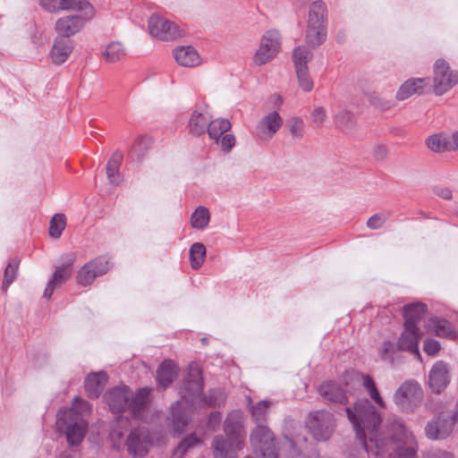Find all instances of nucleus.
Returning <instances> with one entry per match:
<instances>
[{
	"label": "nucleus",
	"instance_id": "nucleus-52",
	"mask_svg": "<svg viewBox=\"0 0 458 458\" xmlns=\"http://www.w3.org/2000/svg\"><path fill=\"white\" fill-rule=\"evenodd\" d=\"M75 4L76 10H86L88 17H93L95 14L93 6L87 0H72Z\"/></svg>",
	"mask_w": 458,
	"mask_h": 458
},
{
	"label": "nucleus",
	"instance_id": "nucleus-12",
	"mask_svg": "<svg viewBox=\"0 0 458 458\" xmlns=\"http://www.w3.org/2000/svg\"><path fill=\"white\" fill-rule=\"evenodd\" d=\"M148 30L152 38L160 40H174L183 35L178 25L157 14L149 17Z\"/></svg>",
	"mask_w": 458,
	"mask_h": 458
},
{
	"label": "nucleus",
	"instance_id": "nucleus-32",
	"mask_svg": "<svg viewBox=\"0 0 458 458\" xmlns=\"http://www.w3.org/2000/svg\"><path fill=\"white\" fill-rule=\"evenodd\" d=\"M210 214L208 209L203 206H199L191 216V225L194 229L203 230L208 226Z\"/></svg>",
	"mask_w": 458,
	"mask_h": 458
},
{
	"label": "nucleus",
	"instance_id": "nucleus-45",
	"mask_svg": "<svg viewBox=\"0 0 458 458\" xmlns=\"http://www.w3.org/2000/svg\"><path fill=\"white\" fill-rule=\"evenodd\" d=\"M295 72L300 88L306 92H310L313 89L314 84L310 76L309 68H295Z\"/></svg>",
	"mask_w": 458,
	"mask_h": 458
},
{
	"label": "nucleus",
	"instance_id": "nucleus-43",
	"mask_svg": "<svg viewBox=\"0 0 458 458\" xmlns=\"http://www.w3.org/2000/svg\"><path fill=\"white\" fill-rule=\"evenodd\" d=\"M200 443V439L198 438L195 434H191L181 441L177 448L174 450V455L177 458H182L190 448L199 445Z\"/></svg>",
	"mask_w": 458,
	"mask_h": 458
},
{
	"label": "nucleus",
	"instance_id": "nucleus-7",
	"mask_svg": "<svg viewBox=\"0 0 458 458\" xmlns=\"http://www.w3.org/2000/svg\"><path fill=\"white\" fill-rule=\"evenodd\" d=\"M227 439L216 437L212 445L215 458H237L236 451L243 446L240 412L231 413L225 422Z\"/></svg>",
	"mask_w": 458,
	"mask_h": 458
},
{
	"label": "nucleus",
	"instance_id": "nucleus-60",
	"mask_svg": "<svg viewBox=\"0 0 458 458\" xmlns=\"http://www.w3.org/2000/svg\"><path fill=\"white\" fill-rule=\"evenodd\" d=\"M370 101L377 107L383 108V109L389 107V105L380 104L379 102H377V98H372V99H370Z\"/></svg>",
	"mask_w": 458,
	"mask_h": 458
},
{
	"label": "nucleus",
	"instance_id": "nucleus-39",
	"mask_svg": "<svg viewBox=\"0 0 458 458\" xmlns=\"http://www.w3.org/2000/svg\"><path fill=\"white\" fill-rule=\"evenodd\" d=\"M427 146L435 152H443L449 149V136L444 134H436L427 140Z\"/></svg>",
	"mask_w": 458,
	"mask_h": 458
},
{
	"label": "nucleus",
	"instance_id": "nucleus-8",
	"mask_svg": "<svg viewBox=\"0 0 458 458\" xmlns=\"http://www.w3.org/2000/svg\"><path fill=\"white\" fill-rule=\"evenodd\" d=\"M327 7L322 0L313 1L309 6L306 43L318 47L327 39Z\"/></svg>",
	"mask_w": 458,
	"mask_h": 458
},
{
	"label": "nucleus",
	"instance_id": "nucleus-49",
	"mask_svg": "<svg viewBox=\"0 0 458 458\" xmlns=\"http://www.w3.org/2000/svg\"><path fill=\"white\" fill-rule=\"evenodd\" d=\"M335 123L337 126L344 129H352L353 125V116L348 111H342L335 115Z\"/></svg>",
	"mask_w": 458,
	"mask_h": 458
},
{
	"label": "nucleus",
	"instance_id": "nucleus-20",
	"mask_svg": "<svg viewBox=\"0 0 458 458\" xmlns=\"http://www.w3.org/2000/svg\"><path fill=\"white\" fill-rule=\"evenodd\" d=\"M420 334L418 327H404L403 332L398 339V350L407 351L420 358L419 351V339Z\"/></svg>",
	"mask_w": 458,
	"mask_h": 458
},
{
	"label": "nucleus",
	"instance_id": "nucleus-38",
	"mask_svg": "<svg viewBox=\"0 0 458 458\" xmlns=\"http://www.w3.org/2000/svg\"><path fill=\"white\" fill-rule=\"evenodd\" d=\"M287 127L292 139L294 141H300L304 137L305 123L298 116L290 118L287 121Z\"/></svg>",
	"mask_w": 458,
	"mask_h": 458
},
{
	"label": "nucleus",
	"instance_id": "nucleus-2",
	"mask_svg": "<svg viewBox=\"0 0 458 458\" xmlns=\"http://www.w3.org/2000/svg\"><path fill=\"white\" fill-rule=\"evenodd\" d=\"M306 443V437H296L295 439L287 436L281 448L277 446L274 433L265 424H259L250 434V444L256 454L263 458H297L301 455L300 447L296 445Z\"/></svg>",
	"mask_w": 458,
	"mask_h": 458
},
{
	"label": "nucleus",
	"instance_id": "nucleus-41",
	"mask_svg": "<svg viewBox=\"0 0 458 458\" xmlns=\"http://www.w3.org/2000/svg\"><path fill=\"white\" fill-rule=\"evenodd\" d=\"M273 406V403L269 401H260L250 407V412L257 425L263 424L266 420L267 411Z\"/></svg>",
	"mask_w": 458,
	"mask_h": 458
},
{
	"label": "nucleus",
	"instance_id": "nucleus-16",
	"mask_svg": "<svg viewBox=\"0 0 458 458\" xmlns=\"http://www.w3.org/2000/svg\"><path fill=\"white\" fill-rule=\"evenodd\" d=\"M451 380L450 369L443 360L437 361L428 373V385L435 394H441L445 390Z\"/></svg>",
	"mask_w": 458,
	"mask_h": 458
},
{
	"label": "nucleus",
	"instance_id": "nucleus-58",
	"mask_svg": "<svg viewBox=\"0 0 458 458\" xmlns=\"http://www.w3.org/2000/svg\"><path fill=\"white\" fill-rule=\"evenodd\" d=\"M449 149H457L458 150V131L454 132L451 136H449Z\"/></svg>",
	"mask_w": 458,
	"mask_h": 458
},
{
	"label": "nucleus",
	"instance_id": "nucleus-37",
	"mask_svg": "<svg viewBox=\"0 0 458 458\" xmlns=\"http://www.w3.org/2000/svg\"><path fill=\"white\" fill-rule=\"evenodd\" d=\"M362 386L366 389L368 394L380 408H385L386 403L379 394L377 386L369 375H362Z\"/></svg>",
	"mask_w": 458,
	"mask_h": 458
},
{
	"label": "nucleus",
	"instance_id": "nucleus-1",
	"mask_svg": "<svg viewBox=\"0 0 458 458\" xmlns=\"http://www.w3.org/2000/svg\"><path fill=\"white\" fill-rule=\"evenodd\" d=\"M345 411L369 455L379 458L388 454V458H415L416 437L401 419L394 417L387 421L388 439L379 431L381 416L368 399L359 400L353 408L347 407Z\"/></svg>",
	"mask_w": 458,
	"mask_h": 458
},
{
	"label": "nucleus",
	"instance_id": "nucleus-18",
	"mask_svg": "<svg viewBox=\"0 0 458 458\" xmlns=\"http://www.w3.org/2000/svg\"><path fill=\"white\" fill-rule=\"evenodd\" d=\"M454 425L451 417L438 416L427 423L425 434L432 440L445 439L452 434Z\"/></svg>",
	"mask_w": 458,
	"mask_h": 458
},
{
	"label": "nucleus",
	"instance_id": "nucleus-42",
	"mask_svg": "<svg viewBox=\"0 0 458 458\" xmlns=\"http://www.w3.org/2000/svg\"><path fill=\"white\" fill-rule=\"evenodd\" d=\"M66 221L63 214H55L50 220L49 235L53 238H59L65 228Z\"/></svg>",
	"mask_w": 458,
	"mask_h": 458
},
{
	"label": "nucleus",
	"instance_id": "nucleus-26",
	"mask_svg": "<svg viewBox=\"0 0 458 458\" xmlns=\"http://www.w3.org/2000/svg\"><path fill=\"white\" fill-rule=\"evenodd\" d=\"M318 392L327 401L337 403H345L347 402L344 391L336 383L325 382L319 386Z\"/></svg>",
	"mask_w": 458,
	"mask_h": 458
},
{
	"label": "nucleus",
	"instance_id": "nucleus-33",
	"mask_svg": "<svg viewBox=\"0 0 458 458\" xmlns=\"http://www.w3.org/2000/svg\"><path fill=\"white\" fill-rule=\"evenodd\" d=\"M207 250L203 243L195 242L190 248L191 267L194 270H198L204 263Z\"/></svg>",
	"mask_w": 458,
	"mask_h": 458
},
{
	"label": "nucleus",
	"instance_id": "nucleus-3",
	"mask_svg": "<svg viewBox=\"0 0 458 458\" xmlns=\"http://www.w3.org/2000/svg\"><path fill=\"white\" fill-rule=\"evenodd\" d=\"M110 438L113 445L120 448L124 445L133 457H144L151 445V438L147 428H132L127 416L120 415L114 421Z\"/></svg>",
	"mask_w": 458,
	"mask_h": 458
},
{
	"label": "nucleus",
	"instance_id": "nucleus-10",
	"mask_svg": "<svg viewBox=\"0 0 458 458\" xmlns=\"http://www.w3.org/2000/svg\"><path fill=\"white\" fill-rule=\"evenodd\" d=\"M307 427L317 440H327L331 437L335 428L334 415L327 411L310 412Z\"/></svg>",
	"mask_w": 458,
	"mask_h": 458
},
{
	"label": "nucleus",
	"instance_id": "nucleus-50",
	"mask_svg": "<svg viewBox=\"0 0 458 458\" xmlns=\"http://www.w3.org/2000/svg\"><path fill=\"white\" fill-rule=\"evenodd\" d=\"M327 112L323 106H316L310 114V122L319 127L327 120Z\"/></svg>",
	"mask_w": 458,
	"mask_h": 458
},
{
	"label": "nucleus",
	"instance_id": "nucleus-44",
	"mask_svg": "<svg viewBox=\"0 0 458 458\" xmlns=\"http://www.w3.org/2000/svg\"><path fill=\"white\" fill-rule=\"evenodd\" d=\"M72 262L71 261L65 265L58 267L54 273L50 282H52V284H55L57 287L62 285L72 275Z\"/></svg>",
	"mask_w": 458,
	"mask_h": 458
},
{
	"label": "nucleus",
	"instance_id": "nucleus-30",
	"mask_svg": "<svg viewBox=\"0 0 458 458\" xmlns=\"http://www.w3.org/2000/svg\"><path fill=\"white\" fill-rule=\"evenodd\" d=\"M231 129V123L227 119L217 118L208 121L206 131L210 139L219 141L221 136Z\"/></svg>",
	"mask_w": 458,
	"mask_h": 458
},
{
	"label": "nucleus",
	"instance_id": "nucleus-61",
	"mask_svg": "<svg viewBox=\"0 0 458 458\" xmlns=\"http://www.w3.org/2000/svg\"><path fill=\"white\" fill-rule=\"evenodd\" d=\"M451 419L454 420V423L456 421H458V399H457V403H456V410L454 412V414L451 416Z\"/></svg>",
	"mask_w": 458,
	"mask_h": 458
},
{
	"label": "nucleus",
	"instance_id": "nucleus-6",
	"mask_svg": "<svg viewBox=\"0 0 458 458\" xmlns=\"http://www.w3.org/2000/svg\"><path fill=\"white\" fill-rule=\"evenodd\" d=\"M203 390L202 370L199 364L192 363L189 366L188 376L183 389L181 391L182 399L172 405V420L174 430L182 432L187 425L186 411L182 412L184 405L194 397H199Z\"/></svg>",
	"mask_w": 458,
	"mask_h": 458
},
{
	"label": "nucleus",
	"instance_id": "nucleus-48",
	"mask_svg": "<svg viewBox=\"0 0 458 458\" xmlns=\"http://www.w3.org/2000/svg\"><path fill=\"white\" fill-rule=\"evenodd\" d=\"M389 214L387 213H377L373 215L367 221V226L371 230H377L383 227L385 223L388 220Z\"/></svg>",
	"mask_w": 458,
	"mask_h": 458
},
{
	"label": "nucleus",
	"instance_id": "nucleus-22",
	"mask_svg": "<svg viewBox=\"0 0 458 458\" xmlns=\"http://www.w3.org/2000/svg\"><path fill=\"white\" fill-rule=\"evenodd\" d=\"M72 49L73 42L72 39L57 37L51 50L52 61L57 64L64 63L72 52Z\"/></svg>",
	"mask_w": 458,
	"mask_h": 458
},
{
	"label": "nucleus",
	"instance_id": "nucleus-25",
	"mask_svg": "<svg viewBox=\"0 0 458 458\" xmlns=\"http://www.w3.org/2000/svg\"><path fill=\"white\" fill-rule=\"evenodd\" d=\"M426 309V305L421 302L403 306L404 327H418L417 325L421 320Z\"/></svg>",
	"mask_w": 458,
	"mask_h": 458
},
{
	"label": "nucleus",
	"instance_id": "nucleus-47",
	"mask_svg": "<svg viewBox=\"0 0 458 458\" xmlns=\"http://www.w3.org/2000/svg\"><path fill=\"white\" fill-rule=\"evenodd\" d=\"M398 350V345L395 346L390 341H385L378 349V353L382 360L393 362Z\"/></svg>",
	"mask_w": 458,
	"mask_h": 458
},
{
	"label": "nucleus",
	"instance_id": "nucleus-19",
	"mask_svg": "<svg viewBox=\"0 0 458 458\" xmlns=\"http://www.w3.org/2000/svg\"><path fill=\"white\" fill-rule=\"evenodd\" d=\"M225 400V394L220 389H213L209 392L208 396H204L202 392L199 394V397L194 396L190 402H188L184 405V409H182V412L186 411L187 421L189 420V411L190 410L197 409V408H207L213 407L216 405H220Z\"/></svg>",
	"mask_w": 458,
	"mask_h": 458
},
{
	"label": "nucleus",
	"instance_id": "nucleus-34",
	"mask_svg": "<svg viewBox=\"0 0 458 458\" xmlns=\"http://www.w3.org/2000/svg\"><path fill=\"white\" fill-rule=\"evenodd\" d=\"M125 55V49L123 44L118 41L108 44L103 52V56L108 63L118 62L122 60Z\"/></svg>",
	"mask_w": 458,
	"mask_h": 458
},
{
	"label": "nucleus",
	"instance_id": "nucleus-15",
	"mask_svg": "<svg viewBox=\"0 0 458 458\" xmlns=\"http://www.w3.org/2000/svg\"><path fill=\"white\" fill-rule=\"evenodd\" d=\"M82 13L80 15H69L59 18L55 24V30L59 38H69L71 36L78 33L85 25V22L92 17H88L86 10H79Z\"/></svg>",
	"mask_w": 458,
	"mask_h": 458
},
{
	"label": "nucleus",
	"instance_id": "nucleus-28",
	"mask_svg": "<svg viewBox=\"0 0 458 458\" xmlns=\"http://www.w3.org/2000/svg\"><path fill=\"white\" fill-rule=\"evenodd\" d=\"M209 116L200 110H194L189 121V130L193 135L199 136L205 132Z\"/></svg>",
	"mask_w": 458,
	"mask_h": 458
},
{
	"label": "nucleus",
	"instance_id": "nucleus-27",
	"mask_svg": "<svg viewBox=\"0 0 458 458\" xmlns=\"http://www.w3.org/2000/svg\"><path fill=\"white\" fill-rule=\"evenodd\" d=\"M177 376L175 364L171 360H165L157 371V379L162 387L165 388L172 384Z\"/></svg>",
	"mask_w": 458,
	"mask_h": 458
},
{
	"label": "nucleus",
	"instance_id": "nucleus-55",
	"mask_svg": "<svg viewBox=\"0 0 458 458\" xmlns=\"http://www.w3.org/2000/svg\"><path fill=\"white\" fill-rule=\"evenodd\" d=\"M222 419V415L220 412H212L208 417V426L212 430L215 429V427L220 422Z\"/></svg>",
	"mask_w": 458,
	"mask_h": 458
},
{
	"label": "nucleus",
	"instance_id": "nucleus-29",
	"mask_svg": "<svg viewBox=\"0 0 458 458\" xmlns=\"http://www.w3.org/2000/svg\"><path fill=\"white\" fill-rule=\"evenodd\" d=\"M123 160V155L121 152H114L106 165V175L109 182L114 185H118L122 182V177L119 174V167Z\"/></svg>",
	"mask_w": 458,
	"mask_h": 458
},
{
	"label": "nucleus",
	"instance_id": "nucleus-53",
	"mask_svg": "<svg viewBox=\"0 0 458 458\" xmlns=\"http://www.w3.org/2000/svg\"><path fill=\"white\" fill-rule=\"evenodd\" d=\"M423 350L428 355H435L440 350V344L437 340L428 339L424 343Z\"/></svg>",
	"mask_w": 458,
	"mask_h": 458
},
{
	"label": "nucleus",
	"instance_id": "nucleus-46",
	"mask_svg": "<svg viewBox=\"0 0 458 458\" xmlns=\"http://www.w3.org/2000/svg\"><path fill=\"white\" fill-rule=\"evenodd\" d=\"M19 267V261L13 259L4 270L3 290L6 291L10 284L15 280Z\"/></svg>",
	"mask_w": 458,
	"mask_h": 458
},
{
	"label": "nucleus",
	"instance_id": "nucleus-14",
	"mask_svg": "<svg viewBox=\"0 0 458 458\" xmlns=\"http://www.w3.org/2000/svg\"><path fill=\"white\" fill-rule=\"evenodd\" d=\"M111 267L109 261L99 257L86 263L78 272L77 281L82 286L89 285L96 277L106 274Z\"/></svg>",
	"mask_w": 458,
	"mask_h": 458
},
{
	"label": "nucleus",
	"instance_id": "nucleus-9",
	"mask_svg": "<svg viewBox=\"0 0 458 458\" xmlns=\"http://www.w3.org/2000/svg\"><path fill=\"white\" fill-rule=\"evenodd\" d=\"M424 392L415 379H407L395 390L393 401L399 410L413 412L421 403Z\"/></svg>",
	"mask_w": 458,
	"mask_h": 458
},
{
	"label": "nucleus",
	"instance_id": "nucleus-31",
	"mask_svg": "<svg viewBox=\"0 0 458 458\" xmlns=\"http://www.w3.org/2000/svg\"><path fill=\"white\" fill-rule=\"evenodd\" d=\"M428 328L440 337H451L454 335L452 324L439 318H430L428 323Z\"/></svg>",
	"mask_w": 458,
	"mask_h": 458
},
{
	"label": "nucleus",
	"instance_id": "nucleus-57",
	"mask_svg": "<svg viewBox=\"0 0 458 458\" xmlns=\"http://www.w3.org/2000/svg\"><path fill=\"white\" fill-rule=\"evenodd\" d=\"M387 154V149L383 145H378L374 149V156L378 159H383Z\"/></svg>",
	"mask_w": 458,
	"mask_h": 458
},
{
	"label": "nucleus",
	"instance_id": "nucleus-24",
	"mask_svg": "<svg viewBox=\"0 0 458 458\" xmlns=\"http://www.w3.org/2000/svg\"><path fill=\"white\" fill-rule=\"evenodd\" d=\"M426 80L412 78L404 81L396 92V99L403 101L415 94H422Z\"/></svg>",
	"mask_w": 458,
	"mask_h": 458
},
{
	"label": "nucleus",
	"instance_id": "nucleus-40",
	"mask_svg": "<svg viewBox=\"0 0 458 458\" xmlns=\"http://www.w3.org/2000/svg\"><path fill=\"white\" fill-rule=\"evenodd\" d=\"M151 142V139L147 136H138L130 147L131 155L138 158L142 157L150 148Z\"/></svg>",
	"mask_w": 458,
	"mask_h": 458
},
{
	"label": "nucleus",
	"instance_id": "nucleus-13",
	"mask_svg": "<svg viewBox=\"0 0 458 458\" xmlns=\"http://www.w3.org/2000/svg\"><path fill=\"white\" fill-rule=\"evenodd\" d=\"M458 83V72L451 70L448 64L437 60L434 65L433 87L437 95H443Z\"/></svg>",
	"mask_w": 458,
	"mask_h": 458
},
{
	"label": "nucleus",
	"instance_id": "nucleus-35",
	"mask_svg": "<svg viewBox=\"0 0 458 458\" xmlns=\"http://www.w3.org/2000/svg\"><path fill=\"white\" fill-rule=\"evenodd\" d=\"M39 4L49 13H56L60 10H76V5L72 3V0H39Z\"/></svg>",
	"mask_w": 458,
	"mask_h": 458
},
{
	"label": "nucleus",
	"instance_id": "nucleus-36",
	"mask_svg": "<svg viewBox=\"0 0 458 458\" xmlns=\"http://www.w3.org/2000/svg\"><path fill=\"white\" fill-rule=\"evenodd\" d=\"M312 57V52L305 46H298L293 51V61L295 68L308 67L307 64Z\"/></svg>",
	"mask_w": 458,
	"mask_h": 458
},
{
	"label": "nucleus",
	"instance_id": "nucleus-21",
	"mask_svg": "<svg viewBox=\"0 0 458 458\" xmlns=\"http://www.w3.org/2000/svg\"><path fill=\"white\" fill-rule=\"evenodd\" d=\"M176 63L183 67H196L201 64V57L192 46H181L174 50Z\"/></svg>",
	"mask_w": 458,
	"mask_h": 458
},
{
	"label": "nucleus",
	"instance_id": "nucleus-59",
	"mask_svg": "<svg viewBox=\"0 0 458 458\" xmlns=\"http://www.w3.org/2000/svg\"><path fill=\"white\" fill-rule=\"evenodd\" d=\"M55 288H57V286L49 281L45 289L44 297L46 299H50Z\"/></svg>",
	"mask_w": 458,
	"mask_h": 458
},
{
	"label": "nucleus",
	"instance_id": "nucleus-11",
	"mask_svg": "<svg viewBox=\"0 0 458 458\" xmlns=\"http://www.w3.org/2000/svg\"><path fill=\"white\" fill-rule=\"evenodd\" d=\"M280 45L281 35L278 30H269L266 31L253 56L254 64L262 65L270 62L278 53Z\"/></svg>",
	"mask_w": 458,
	"mask_h": 458
},
{
	"label": "nucleus",
	"instance_id": "nucleus-23",
	"mask_svg": "<svg viewBox=\"0 0 458 458\" xmlns=\"http://www.w3.org/2000/svg\"><path fill=\"white\" fill-rule=\"evenodd\" d=\"M107 381V375L104 371L90 373L85 379V390L89 397L97 398L103 391Z\"/></svg>",
	"mask_w": 458,
	"mask_h": 458
},
{
	"label": "nucleus",
	"instance_id": "nucleus-4",
	"mask_svg": "<svg viewBox=\"0 0 458 458\" xmlns=\"http://www.w3.org/2000/svg\"><path fill=\"white\" fill-rule=\"evenodd\" d=\"M90 411L88 402L75 397L70 409H61L57 413L56 428L66 436L70 445H79L88 430V421L84 416Z\"/></svg>",
	"mask_w": 458,
	"mask_h": 458
},
{
	"label": "nucleus",
	"instance_id": "nucleus-5",
	"mask_svg": "<svg viewBox=\"0 0 458 458\" xmlns=\"http://www.w3.org/2000/svg\"><path fill=\"white\" fill-rule=\"evenodd\" d=\"M148 394L147 388L139 389L134 394L128 386H121L107 392L105 400L112 411H130L134 418L143 420Z\"/></svg>",
	"mask_w": 458,
	"mask_h": 458
},
{
	"label": "nucleus",
	"instance_id": "nucleus-54",
	"mask_svg": "<svg viewBox=\"0 0 458 458\" xmlns=\"http://www.w3.org/2000/svg\"><path fill=\"white\" fill-rule=\"evenodd\" d=\"M423 458H454V455L448 452L432 448L424 454Z\"/></svg>",
	"mask_w": 458,
	"mask_h": 458
},
{
	"label": "nucleus",
	"instance_id": "nucleus-17",
	"mask_svg": "<svg viewBox=\"0 0 458 458\" xmlns=\"http://www.w3.org/2000/svg\"><path fill=\"white\" fill-rule=\"evenodd\" d=\"M283 125V118L276 112L273 111L263 116L257 123L255 135L261 140H270Z\"/></svg>",
	"mask_w": 458,
	"mask_h": 458
},
{
	"label": "nucleus",
	"instance_id": "nucleus-51",
	"mask_svg": "<svg viewBox=\"0 0 458 458\" xmlns=\"http://www.w3.org/2000/svg\"><path fill=\"white\" fill-rule=\"evenodd\" d=\"M221 148L225 152H229L235 145V138L233 134L227 133L222 135L219 139Z\"/></svg>",
	"mask_w": 458,
	"mask_h": 458
},
{
	"label": "nucleus",
	"instance_id": "nucleus-56",
	"mask_svg": "<svg viewBox=\"0 0 458 458\" xmlns=\"http://www.w3.org/2000/svg\"><path fill=\"white\" fill-rule=\"evenodd\" d=\"M435 193L444 199H450L452 198V191L448 188L437 187L435 189Z\"/></svg>",
	"mask_w": 458,
	"mask_h": 458
}]
</instances>
